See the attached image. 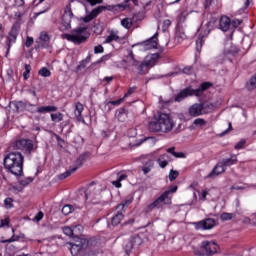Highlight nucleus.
Instances as JSON below:
<instances>
[{
	"label": "nucleus",
	"mask_w": 256,
	"mask_h": 256,
	"mask_svg": "<svg viewBox=\"0 0 256 256\" xmlns=\"http://www.w3.org/2000/svg\"><path fill=\"white\" fill-rule=\"evenodd\" d=\"M175 127V120H173V116L169 113L158 111L154 114V121L150 122L148 125V129L152 131V133H169L173 131Z\"/></svg>",
	"instance_id": "obj_1"
},
{
	"label": "nucleus",
	"mask_w": 256,
	"mask_h": 256,
	"mask_svg": "<svg viewBox=\"0 0 256 256\" xmlns=\"http://www.w3.org/2000/svg\"><path fill=\"white\" fill-rule=\"evenodd\" d=\"M23 163H25V156L21 152H10L4 158V167L15 177L23 175Z\"/></svg>",
	"instance_id": "obj_2"
},
{
	"label": "nucleus",
	"mask_w": 256,
	"mask_h": 256,
	"mask_svg": "<svg viewBox=\"0 0 256 256\" xmlns=\"http://www.w3.org/2000/svg\"><path fill=\"white\" fill-rule=\"evenodd\" d=\"M171 193H177V186H170L156 200L146 207V213H151L154 209H162L163 205H171Z\"/></svg>",
	"instance_id": "obj_3"
},
{
	"label": "nucleus",
	"mask_w": 256,
	"mask_h": 256,
	"mask_svg": "<svg viewBox=\"0 0 256 256\" xmlns=\"http://www.w3.org/2000/svg\"><path fill=\"white\" fill-rule=\"evenodd\" d=\"M210 87L211 83L209 82L202 83L198 89L188 87L184 90H181L180 93L175 96L174 101H176V103H181V101L187 99V97H201V95H203V91H207V89Z\"/></svg>",
	"instance_id": "obj_4"
},
{
	"label": "nucleus",
	"mask_w": 256,
	"mask_h": 256,
	"mask_svg": "<svg viewBox=\"0 0 256 256\" xmlns=\"http://www.w3.org/2000/svg\"><path fill=\"white\" fill-rule=\"evenodd\" d=\"M90 34L86 27H79L71 31L70 34H62V39H67L70 43H75V45H81L85 43L89 38Z\"/></svg>",
	"instance_id": "obj_5"
},
{
	"label": "nucleus",
	"mask_w": 256,
	"mask_h": 256,
	"mask_svg": "<svg viewBox=\"0 0 256 256\" xmlns=\"http://www.w3.org/2000/svg\"><path fill=\"white\" fill-rule=\"evenodd\" d=\"M219 251V245L215 241L204 240L199 247L194 248V255L209 256L215 255Z\"/></svg>",
	"instance_id": "obj_6"
},
{
	"label": "nucleus",
	"mask_w": 256,
	"mask_h": 256,
	"mask_svg": "<svg viewBox=\"0 0 256 256\" xmlns=\"http://www.w3.org/2000/svg\"><path fill=\"white\" fill-rule=\"evenodd\" d=\"M12 149L25 151L26 153H31L35 149V146L33 145L32 140L20 139L12 143Z\"/></svg>",
	"instance_id": "obj_7"
},
{
	"label": "nucleus",
	"mask_w": 256,
	"mask_h": 256,
	"mask_svg": "<svg viewBox=\"0 0 256 256\" xmlns=\"http://www.w3.org/2000/svg\"><path fill=\"white\" fill-rule=\"evenodd\" d=\"M83 247H89V240L86 238H79L76 243H70V253L73 256L79 255Z\"/></svg>",
	"instance_id": "obj_8"
},
{
	"label": "nucleus",
	"mask_w": 256,
	"mask_h": 256,
	"mask_svg": "<svg viewBox=\"0 0 256 256\" xmlns=\"http://www.w3.org/2000/svg\"><path fill=\"white\" fill-rule=\"evenodd\" d=\"M73 20V11L71 10V4H68L64 9L62 15V27L64 29H71V21Z\"/></svg>",
	"instance_id": "obj_9"
},
{
	"label": "nucleus",
	"mask_w": 256,
	"mask_h": 256,
	"mask_svg": "<svg viewBox=\"0 0 256 256\" xmlns=\"http://www.w3.org/2000/svg\"><path fill=\"white\" fill-rule=\"evenodd\" d=\"M143 244V239H141V237H139V235H135L132 236L128 242L125 244V253L126 255H129V253H131V249H133V247H139V245Z\"/></svg>",
	"instance_id": "obj_10"
},
{
	"label": "nucleus",
	"mask_w": 256,
	"mask_h": 256,
	"mask_svg": "<svg viewBox=\"0 0 256 256\" xmlns=\"http://www.w3.org/2000/svg\"><path fill=\"white\" fill-rule=\"evenodd\" d=\"M141 162L143 164L142 171L144 175H147V173H151V170L153 169V165H155L153 161V156L151 155L142 156Z\"/></svg>",
	"instance_id": "obj_11"
},
{
	"label": "nucleus",
	"mask_w": 256,
	"mask_h": 256,
	"mask_svg": "<svg viewBox=\"0 0 256 256\" xmlns=\"http://www.w3.org/2000/svg\"><path fill=\"white\" fill-rule=\"evenodd\" d=\"M16 111H20L21 109H25V111H29V113H38L39 107L35 104H31L29 102H16L15 103Z\"/></svg>",
	"instance_id": "obj_12"
},
{
	"label": "nucleus",
	"mask_w": 256,
	"mask_h": 256,
	"mask_svg": "<svg viewBox=\"0 0 256 256\" xmlns=\"http://www.w3.org/2000/svg\"><path fill=\"white\" fill-rule=\"evenodd\" d=\"M106 9L107 7L105 6H98L97 8L93 9L88 15L83 18L84 23H89L93 21V19L99 17V15H101V13H103V11H105Z\"/></svg>",
	"instance_id": "obj_13"
},
{
	"label": "nucleus",
	"mask_w": 256,
	"mask_h": 256,
	"mask_svg": "<svg viewBox=\"0 0 256 256\" xmlns=\"http://www.w3.org/2000/svg\"><path fill=\"white\" fill-rule=\"evenodd\" d=\"M157 33L154 34L150 39L139 43L142 47H144L145 51H149L151 49H157Z\"/></svg>",
	"instance_id": "obj_14"
},
{
	"label": "nucleus",
	"mask_w": 256,
	"mask_h": 256,
	"mask_svg": "<svg viewBox=\"0 0 256 256\" xmlns=\"http://www.w3.org/2000/svg\"><path fill=\"white\" fill-rule=\"evenodd\" d=\"M85 199L90 200L91 203H93L94 205H97V203H99V201L95 200V199H99V195L95 194V188H93V184H90L86 189Z\"/></svg>",
	"instance_id": "obj_15"
},
{
	"label": "nucleus",
	"mask_w": 256,
	"mask_h": 256,
	"mask_svg": "<svg viewBox=\"0 0 256 256\" xmlns=\"http://www.w3.org/2000/svg\"><path fill=\"white\" fill-rule=\"evenodd\" d=\"M188 113L190 117H200V115H203V107L201 104L195 103L189 107Z\"/></svg>",
	"instance_id": "obj_16"
},
{
	"label": "nucleus",
	"mask_w": 256,
	"mask_h": 256,
	"mask_svg": "<svg viewBox=\"0 0 256 256\" xmlns=\"http://www.w3.org/2000/svg\"><path fill=\"white\" fill-rule=\"evenodd\" d=\"M221 173H225V168L221 165L220 162L213 168V170L205 177V179H215Z\"/></svg>",
	"instance_id": "obj_17"
},
{
	"label": "nucleus",
	"mask_w": 256,
	"mask_h": 256,
	"mask_svg": "<svg viewBox=\"0 0 256 256\" xmlns=\"http://www.w3.org/2000/svg\"><path fill=\"white\" fill-rule=\"evenodd\" d=\"M197 227L198 229H204V230L213 229V227H215V219L207 218L205 220H202L197 223Z\"/></svg>",
	"instance_id": "obj_18"
},
{
	"label": "nucleus",
	"mask_w": 256,
	"mask_h": 256,
	"mask_svg": "<svg viewBox=\"0 0 256 256\" xmlns=\"http://www.w3.org/2000/svg\"><path fill=\"white\" fill-rule=\"evenodd\" d=\"M219 27L221 31H229V29H231V19L227 16H222L220 18Z\"/></svg>",
	"instance_id": "obj_19"
},
{
	"label": "nucleus",
	"mask_w": 256,
	"mask_h": 256,
	"mask_svg": "<svg viewBox=\"0 0 256 256\" xmlns=\"http://www.w3.org/2000/svg\"><path fill=\"white\" fill-rule=\"evenodd\" d=\"M87 161V154H82L80 155L77 160L74 163V166L70 167L71 168V172L75 173V171H77V169L81 168L83 166V163Z\"/></svg>",
	"instance_id": "obj_20"
},
{
	"label": "nucleus",
	"mask_w": 256,
	"mask_h": 256,
	"mask_svg": "<svg viewBox=\"0 0 256 256\" xmlns=\"http://www.w3.org/2000/svg\"><path fill=\"white\" fill-rule=\"evenodd\" d=\"M18 35H19V30H17V28L13 27L9 33L8 38H7L8 49L11 47V43H15V41H17Z\"/></svg>",
	"instance_id": "obj_21"
},
{
	"label": "nucleus",
	"mask_w": 256,
	"mask_h": 256,
	"mask_svg": "<svg viewBox=\"0 0 256 256\" xmlns=\"http://www.w3.org/2000/svg\"><path fill=\"white\" fill-rule=\"evenodd\" d=\"M159 60V54H152L151 56L146 57L144 63L147 67H155L157 61Z\"/></svg>",
	"instance_id": "obj_22"
},
{
	"label": "nucleus",
	"mask_w": 256,
	"mask_h": 256,
	"mask_svg": "<svg viewBox=\"0 0 256 256\" xmlns=\"http://www.w3.org/2000/svg\"><path fill=\"white\" fill-rule=\"evenodd\" d=\"M170 161L171 157L169 156V154H162L160 158H158L157 160L159 167H161V169H165V167L169 165Z\"/></svg>",
	"instance_id": "obj_23"
},
{
	"label": "nucleus",
	"mask_w": 256,
	"mask_h": 256,
	"mask_svg": "<svg viewBox=\"0 0 256 256\" xmlns=\"http://www.w3.org/2000/svg\"><path fill=\"white\" fill-rule=\"evenodd\" d=\"M237 161V156L232 155L231 158H224L219 163L225 168L231 167V165H236Z\"/></svg>",
	"instance_id": "obj_24"
},
{
	"label": "nucleus",
	"mask_w": 256,
	"mask_h": 256,
	"mask_svg": "<svg viewBox=\"0 0 256 256\" xmlns=\"http://www.w3.org/2000/svg\"><path fill=\"white\" fill-rule=\"evenodd\" d=\"M83 104L81 102H76L75 103V110H74V115L77 117L78 121H83V116H81V113L84 111Z\"/></svg>",
	"instance_id": "obj_25"
},
{
	"label": "nucleus",
	"mask_w": 256,
	"mask_h": 256,
	"mask_svg": "<svg viewBox=\"0 0 256 256\" xmlns=\"http://www.w3.org/2000/svg\"><path fill=\"white\" fill-rule=\"evenodd\" d=\"M125 62L128 63L129 67H139V61L135 59L133 51H129Z\"/></svg>",
	"instance_id": "obj_26"
},
{
	"label": "nucleus",
	"mask_w": 256,
	"mask_h": 256,
	"mask_svg": "<svg viewBox=\"0 0 256 256\" xmlns=\"http://www.w3.org/2000/svg\"><path fill=\"white\" fill-rule=\"evenodd\" d=\"M64 117H65V115H63V113H61V112L52 113L50 115V119H51L52 123H61V121H63Z\"/></svg>",
	"instance_id": "obj_27"
},
{
	"label": "nucleus",
	"mask_w": 256,
	"mask_h": 256,
	"mask_svg": "<svg viewBox=\"0 0 256 256\" xmlns=\"http://www.w3.org/2000/svg\"><path fill=\"white\" fill-rule=\"evenodd\" d=\"M57 106H42L38 107V113H55Z\"/></svg>",
	"instance_id": "obj_28"
},
{
	"label": "nucleus",
	"mask_w": 256,
	"mask_h": 256,
	"mask_svg": "<svg viewBox=\"0 0 256 256\" xmlns=\"http://www.w3.org/2000/svg\"><path fill=\"white\" fill-rule=\"evenodd\" d=\"M200 105L202 107L203 115H207V113H211V111H213L214 109L213 104L209 102L201 103Z\"/></svg>",
	"instance_id": "obj_29"
},
{
	"label": "nucleus",
	"mask_w": 256,
	"mask_h": 256,
	"mask_svg": "<svg viewBox=\"0 0 256 256\" xmlns=\"http://www.w3.org/2000/svg\"><path fill=\"white\" fill-rule=\"evenodd\" d=\"M123 213L122 212H118L117 214H115L112 219H111V223L112 225L115 227L117 225H119V223H121V221H123Z\"/></svg>",
	"instance_id": "obj_30"
},
{
	"label": "nucleus",
	"mask_w": 256,
	"mask_h": 256,
	"mask_svg": "<svg viewBox=\"0 0 256 256\" xmlns=\"http://www.w3.org/2000/svg\"><path fill=\"white\" fill-rule=\"evenodd\" d=\"M113 41H119V35H117V32L111 31L109 36L106 37L104 44L113 43Z\"/></svg>",
	"instance_id": "obj_31"
},
{
	"label": "nucleus",
	"mask_w": 256,
	"mask_h": 256,
	"mask_svg": "<svg viewBox=\"0 0 256 256\" xmlns=\"http://www.w3.org/2000/svg\"><path fill=\"white\" fill-rule=\"evenodd\" d=\"M125 179H127L126 174L118 173V178L117 180L112 182V185H114V187H116L117 189H121V181H125Z\"/></svg>",
	"instance_id": "obj_32"
},
{
	"label": "nucleus",
	"mask_w": 256,
	"mask_h": 256,
	"mask_svg": "<svg viewBox=\"0 0 256 256\" xmlns=\"http://www.w3.org/2000/svg\"><path fill=\"white\" fill-rule=\"evenodd\" d=\"M73 237H79L83 233V225H72Z\"/></svg>",
	"instance_id": "obj_33"
},
{
	"label": "nucleus",
	"mask_w": 256,
	"mask_h": 256,
	"mask_svg": "<svg viewBox=\"0 0 256 256\" xmlns=\"http://www.w3.org/2000/svg\"><path fill=\"white\" fill-rule=\"evenodd\" d=\"M246 89H248V91H253V89H256V73L246 83Z\"/></svg>",
	"instance_id": "obj_34"
},
{
	"label": "nucleus",
	"mask_w": 256,
	"mask_h": 256,
	"mask_svg": "<svg viewBox=\"0 0 256 256\" xmlns=\"http://www.w3.org/2000/svg\"><path fill=\"white\" fill-rule=\"evenodd\" d=\"M235 217H237L236 213L223 212L220 215L221 221H231V219H235Z\"/></svg>",
	"instance_id": "obj_35"
},
{
	"label": "nucleus",
	"mask_w": 256,
	"mask_h": 256,
	"mask_svg": "<svg viewBox=\"0 0 256 256\" xmlns=\"http://www.w3.org/2000/svg\"><path fill=\"white\" fill-rule=\"evenodd\" d=\"M129 1H132L133 5L135 6L139 5V0H124V4H118L116 7H118V9H121V11H125V9L129 7Z\"/></svg>",
	"instance_id": "obj_36"
},
{
	"label": "nucleus",
	"mask_w": 256,
	"mask_h": 256,
	"mask_svg": "<svg viewBox=\"0 0 256 256\" xmlns=\"http://www.w3.org/2000/svg\"><path fill=\"white\" fill-rule=\"evenodd\" d=\"M76 207L71 204H66L62 208L63 215H71L75 211Z\"/></svg>",
	"instance_id": "obj_37"
},
{
	"label": "nucleus",
	"mask_w": 256,
	"mask_h": 256,
	"mask_svg": "<svg viewBox=\"0 0 256 256\" xmlns=\"http://www.w3.org/2000/svg\"><path fill=\"white\" fill-rule=\"evenodd\" d=\"M116 118L118 121L123 123L127 119V113L125 112V109H120L118 112H116Z\"/></svg>",
	"instance_id": "obj_38"
},
{
	"label": "nucleus",
	"mask_w": 256,
	"mask_h": 256,
	"mask_svg": "<svg viewBox=\"0 0 256 256\" xmlns=\"http://www.w3.org/2000/svg\"><path fill=\"white\" fill-rule=\"evenodd\" d=\"M11 231H12V233H13V235L11 236V238L5 239V240H1V241H0L1 243H15V241H19V236H16V235H15V229L12 228Z\"/></svg>",
	"instance_id": "obj_39"
},
{
	"label": "nucleus",
	"mask_w": 256,
	"mask_h": 256,
	"mask_svg": "<svg viewBox=\"0 0 256 256\" xmlns=\"http://www.w3.org/2000/svg\"><path fill=\"white\" fill-rule=\"evenodd\" d=\"M137 67V71L139 73V75H145V73H147L148 71V67L147 64H145V62H142L141 64L139 63Z\"/></svg>",
	"instance_id": "obj_40"
},
{
	"label": "nucleus",
	"mask_w": 256,
	"mask_h": 256,
	"mask_svg": "<svg viewBox=\"0 0 256 256\" xmlns=\"http://www.w3.org/2000/svg\"><path fill=\"white\" fill-rule=\"evenodd\" d=\"M121 25L124 29H131L133 27V21L130 18H124L121 20Z\"/></svg>",
	"instance_id": "obj_41"
},
{
	"label": "nucleus",
	"mask_w": 256,
	"mask_h": 256,
	"mask_svg": "<svg viewBox=\"0 0 256 256\" xmlns=\"http://www.w3.org/2000/svg\"><path fill=\"white\" fill-rule=\"evenodd\" d=\"M11 220L9 219V216H6L4 219L0 220V229H4V227H10Z\"/></svg>",
	"instance_id": "obj_42"
},
{
	"label": "nucleus",
	"mask_w": 256,
	"mask_h": 256,
	"mask_svg": "<svg viewBox=\"0 0 256 256\" xmlns=\"http://www.w3.org/2000/svg\"><path fill=\"white\" fill-rule=\"evenodd\" d=\"M89 63H91V56H88L85 60L81 61V63L78 65V70L81 71V69H85Z\"/></svg>",
	"instance_id": "obj_43"
},
{
	"label": "nucleus",
	"mask_w": 256,
	"mask_h": 256,
	"mask_svg": "<svg viewBox=\"0 0 256 256\" xmlns=\"http://www.w3.org/2000/svg\"><path fill=\"white\" fill-rule=\"evenodd\" d=\"M38 75H40L41 77H51V71L47 69V67H42L39 70Z\"/></svg>",
	"instance_id": "obj_44"
},
{
	"label": "nucleus",
	"mask_w": 256,
	"mask_h": 256,
	"mask_svg": "<svg viewBox=\"0 0 256 256\" xmlns=\"http://www.w3.org/2000/svg\"><path fill=\"white\" fill-rule=\"evenodd\" d=\"M39 39L40 41H44V43H47L51 41V36H49L47 32L43 31L40 33Z\"/></svg>",
	"instance_id": "obj_45"
},
{
	"label": "nucleus",
	"mask_w": 256,
	"mask_h": 256,
	"mask_svg": "<svg viewBox=\"0 0 256 256\" xmlns=\"http://www.w3.org/2000/svg\"><path fill=\"white\" fill-rule=\"evenodd\" d=\"M24 69L25 71L23 72V78L25 81H27V79H29V73H31V65L25 64Z\"/></svg>",
	"instance_id": "obj_46"
},
{
	"label": "nucleus",
	"mask_w": 256,
	"mask_h": 256,
	"mask_svg": "<svg viewBox=\"0 0 256 256\" xmlns=\"http://www.w3.org/2000/svg\"><path fill=\"white\" fill-rule=\"evenodd\" d=\"M4 206L6 209H13V198L8 197L4 200Z\"/></svg>",
	"instance_id": "obj_47"
},
{
	"label": "nucleus",
	"mask_w": 256,
	"mask_h": 256,
	"mask_svg": "<svg viewBox=\"0 0 256 256\" xmlns=\"http://www.w3.org/2000/svg\"><path fill=\"white\" fill-rule=\"evenodd\" d=\"M193 123L197 127H204V125H207V121H205V119H203V118H197L194 120Z\"/></svg>",
	"instance_id": "obj_48"
},
{
	"label": "nucleus",
	"mask_w": 256,
	"mask_h": 256,
	"mask_svg": "<svg viewBox=\"0 0 256 256\" xmlns=\"http://www.w3.org/2000/svg\"><path fill=\"white\" fill-rule=\"evenodd\" d=\"M63 233L65 235H67L68 237H73V226L69 227V226H65L63 228Z\"/></svg>",
	"instance_id": "obj_49"
},
{
	"label": "nucleus",
	"mask_w": 256,
	"mask_h": 256,
	"mask_svg": "<svg viewBox=\"0 0 256 256\" xmlns=\"http://www.w3.org/2000/svg\"><path fill=\"white\" fill-rule=\"evenodd\" d=\"M242 21L239 19H235V20H230V29H237V27H239V25H241Z\"/></svg>",
	"instance_id": "obj_50"
},
{
	"label": "nucleus",
	"mask_w": 256,
	"mask_h": 256,
	"mask_svg": "<svg viewBox=\"0 0 256 256\" xmlns=\"http://www.w3.org/2000/svg\"><path fill=\"white\" fill-rule=\"evenodd\" d=\"M215 23H217V18H211L210 21L206 24L208 33L211 31V29H213Z\"/></svg>",
	"instance_id": "obj_51"
},
{
	"label": "nucleus",
	"mask_w": 256,
	"mask_h": 256,
	"mask_svg": "<svg viewBox=\"0 0 256 256\" xmlns=\"http://www.w3.org/2000/svg\"><path fill=\"white\" fill-rule=\"evenodd\" d=\"M19 183L22 187H27V185H29V183H33V178L28 177L26 179L20 180Z\"/></svg>",
	"instance_id": "obj_52"
},
{
	"label": "nucleus",
	"mask_w": 256,
	"mask_h": 256,
	"mask_svg": "<svg viewBox=\"0 0 256 256\" xmlns=\"http://www.w3.org/2000/svg\"><path fill=\"white\" fill-rule=\"evenodd\" d=\"M179 177V172L177 170H171L169 173V179L170 181H175Z\"/></svg>",
	"instance_id": "obj_53"
},
{
	"label": "nucleus",
	"mask_w": 256,
	"mask_h": 256,
	"mask_svg": "<svg viewBox=\"0 0 256 256\" xmlns=\"http://www.w3.org/2000/svg\"><path fill=\"white\" fill-rule=\"evenodd\" d=\"M131 203H133L132 199L124 200L121 204L117 206V209H123L124 207L131 205Z\"/></svg>",
	"instance_id": "obj_54"
},
{
	"label": "nucleus",
	"mask_w": 256,
	"mask_h": 256,
	"mask_svg": "<svg viewBox=\"0 0 256 256\" xmlns=\"http://www.w3.org/2000/svg\"><path fill=\"white\" fill-rule=\"evenodd\" d=\"M104 52H105V48H103V45L99 44V45L94 47L95 55H97L99 53H104Z\"/></svg>",
	"instance_id": "obj_55"
},
{
	"label": "nucleus",
	"mask_w": 256,
	"mask_h": 256,
	"mask_svg": "<svg viewBox=\"0 0 256 256\" xmlns=\"http://www.w3.org/2000/svg\"><path fill=\"white\" fill-rule=\"evenodd\" d=\"M71 173H74V172L71 171V167H70L69 170L59 175V179L61 180L67 179V177H70Z\"/></svg>",
	"instance_id": "obj_56"
},
{
	"label": "nucleus",
	"mask_w": 256,
	"mask_h": 256,
	"mask_svg": "<svg viewBox=\"0 0 256 256\" xmlns=\"http://www.w3.org/2000/svg\"><path fill=\"white\" fill-rule=\"evenodd\" d=\"M246 143H247V141L245 139H241L234 147L237 150L243 149V147L245 146Z\"/></svg>",
	"instance_id": "obj_57"
},
{
	"label": "nucleus",
	"mask_w": 256,
	"mask_h": 256,
	"mask_svg": "<svg viewBox=\"0 0 256 256\" xmlns=\"http://www.w3.org/2000/svg\"><path fill=\"white\" fill-rule=\"evenodd\" d=\"M202 47H203V38H198L196 40V50L200 52Z\"/></svg>",
	"instance_id": "obj_58"
},
{
	"label": "nucleus",
	"mask_w": 256,
	"mask_h": 256,
	"mask_svg": "<svg viewBox=\"0 0 256 256\" xmlns=\"http://www.w3.org/2000/svg\"><path fill=\"white\" fill-rule=\"evenodd\" d=\"M171 20H169V19H166V20H164L163 21V24H162V29H163V31H167V28L168 27H171Z\"/></svg>",
	"instance_id": "obj_59"
},
{
	"label": "nucleus",
	"mask_w": 256,
	"mask_h": 256,
	"mask_svg": "<svg viewBox=\"0 0 256 256\" xmlns=\"http://www.w3.org/2000/svg\"><path fill=\"white\" fill-rule=\"evenodd\" d=\"M173 157H175L176 159H185V153L183 152H174Z\"/></svg>",
	"instance_id": "obj_60"
},
{
	"label": "nucleus",
	"mask_w": 256,
	"mask_h": 256,
	"mask_svg": "<svg viewBox=\"0 0 256 256\" xmlns=\"http://www.w3.org/2000/svg\"><path fill=\"white\" fill-rule=\"evenodd\" d=\"M183 73H185L186 75H193V67L191 66L185 67L183 69Z\"/></svg>",
	"instance_id": "obj_61"
},
{
	"label": "nucleus",
	"mask_w": 256,
	"mask_h": 256,
	"mask_svg": "<svg viewBox=\"0 0 256 256\" xmlns=\"http://www.w3.org/2000/svg\"><path fill=\"white\" fill-rule=\"evenodd\" d=\"M185 19H186L185 12H182L181 15L178 17V25H180V23H185Z\"/></svg>",
	"instance_id": "obj_62"
},
{
	"label": "nucleus",
	"mask_w": 256,
	"mask_h": 256,
	"mask_svg": "<svg viewBox=\"0 0 256 256\" xmlns=\"http://www.w3.org/2000/svg\"><path fill=\"white\" fill-rule=\"evenodd\" d=\"M26 47H31V45H33V37H27L26 38V43H25Z\"/></svg>",
	"instance_id": "obj_63"
},
{
	"label": "nucleus",
	"mask_w": 256,
	"mask_h": 256,
	"mask_svg": "<svg viewBox=\"0 0 256 256\" xmlns=\"http://www.w3.org/2000/svg\"><path fill=\"white\" fill-rule=\"evenodd\" d=\"M41 219H43V212H38L36 214V216L34 217V220L37 221V223H39V221H41Z\"/></svg>",
	"instance_id": "obj_64"
}]
</instances>
